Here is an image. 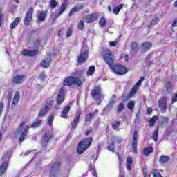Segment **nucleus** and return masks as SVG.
<instances>
[{"label":"nucleus","instance_id":"f257e3e1","mask_svg":"<svg viewBox=\"0 0 177 177\" xmlns=\"http://www.w3.org/2000/svg\"><path fill=\"white\" fill-rule=\"evenodd\" d=\"M26 124L27 122H21L15 131V135H21L19 138L20 143L24 141V139L26 136H27V133H28V131L30 130V126L26 125Z\"/></svg>","mask_w":177,"mask_h":177},{"label":"nucleus","instance_id":"f03ea898","mask_svg":"<svg viewBox=\"0 0 177 177\" xmlns=\"http://www.w3.org/2000/svg\"><path fill=\"white\" fill-rule=\"evenodd\" d=\"M93 141V138L92 137H89L82 140L78 145L77 147V151L78 154H82V153L86 151V149L92 145V142Z\"/></svg>","mask_w":177,"mask_h":177},{"label":"nucleus","instance_id":"7ed1b4c3","mask_svg":"<svg viewBox=\"0 0 177 177\" xmlns=\"http://www.w3.org/2000/svg\"><path fill=\"white\" fill-rule=\"evenodd\" d=\"M10 157H12V151H7L3 156L0 165V177L5 174V171H6V168H8V161L10 160Z\"/></svg>","mask_w":177,"mask_h":177},{"label":"nucleus","instance_id":"20e7f679","mask_svg":"<svg viewBox=\"0 0 177 177\" xmlns=\"http://www.w3.org/2000/svg\"><path fill=\"white\" fill-rule=\"evenodd\" d=\"M64 85L65 86H71V85L81 86L82 85V81H81V78L78 77L69 76L64 80Z\"/></svg>","mask_w":177,"mask_h":177},{"label":"nucleus","instance_id":"39448f33","mask_svg":"<svg viewBox=\"0 0 177 177\" xmlns=\"http://www.w3.org/2000/svg\"><path fill=\"white\" fill-rule=\"evenodd\" d=\"M104 60L106 62V64H108L109 67L111 68L115 63V58L114 57V55H113L111 51L109 50H105L104 51Z\"/></svg>","mask_w":177,"mask_h":177},{"label":"nucleus","instance_id":"423d86ee","mask_svg":"<svg viewBox=\"0 0 177 177\" xmlns=\"http://www.w3.org/2000/svg\"><path fill=\"white\" fill-rule=\"evenodd\" d=\"M110 68L117 75H124L127 73V68L123 65L113 64Z\"/></svg>","mask_w":177,"mask_h":177},{"label":"nucleus","instance_id":"0eeeda50","mask_svg":"<svg viewBox=\"0 0 177 177\" xmlns=\"http://www.w3.org/2000/svg\"><path fill=\"white\" fill-rule=\"evenodd\" d=\"M52 107H53V101L52 100L47 101L44 107L42 108L39 112L38 115L39 117H45V115L48 114V111H49V110H50Z\"/></svg>","mask_w":177,"mask_h":177},{"label":"nucleus","instance_id":"6e6552de","mask_svg":"<svg viewBox=\"0 0 177 177\" xmlns=\"http://www.w3.org/2000/svg\"><path fill=\"white\" fill-rule=\"evenodd\" d=\"M60 175V162H55L51 166L50 177H59Z\"/></svg>","mask_w":177,"mask_h":177},{"label":"nucleus","instance_id":"1a4fd4ad","mask_svg":"<svg viewBox=\"0 0 177 177\" xmlns=\"http://www.w3.org/2000/svg\"><path fill=\"white\" fill-rule=\"evenodd\" d=\"M168 106V98L167 97H162L158 102V107L160 109L161 113H165L167 111Z\"/></svg>","mask_w":177,"mask_h":177},{"label":"nucleus","instance_id":"9d476101","mask_svg":"<svg viewBox=\"0 0 177 177\" xmlns=\"http://www.w3.org/2000/svg\"><path fill=\"white\" fill-rule=\"evenodd\" d=\"M139 136L138 130L134 131V134L133 136V142H132V148L131 151L133 153H137L138 151V138Z\"/></svg>","mask_w":177,"mask_h":177},{"label":"nucleus","instance_id":"9b49d317","mask_svg":"<svg viewBox=\"0 0 177 177\" xmlns=\"http://www.w3.org/2000/svg\"><path fill=\"white\" fill-rule=\"evenodd\" d=\"M32 13H34V8H30L26 15L24 24L28 26L32 20Z\"/></svg>","mask_w":177,"mask_h":177},{"label":"nucleus","instance_id":"f8f14e48","mask_svg":"<svg viewBox=\"0 0 177 177\" xmlns=\"http://www.w3.org/2000/svg\"><path fill=\"white\" fill-rule=\"evenodd\" d=\"M91 96L95 99V100H100V97H102V93L100 92V86L95 87L91 91Z\"/></svg>","mask_w":177,"mask_h":177},{"label":"nucleus","instance_id":"ddd939ff","mask_svg":"<svg viewBox=\"0 0 177 177\" xmlns=\"http://www.w3.org/2000/svg\"><path fill=\"white\" fill-rule=\"evenodd\" d=\"M97 19H99V15L97 13H93L87 15L84 20L86 23H92L95 21V20H97Z\"/></svg>","mask_w":177,"mask_h":177},{"label":"nucleus","instance_id":"4468645a","mask_svg":"<svg viewBox=\"0 0 177 177\" xmlns=\"http://www.w3.org/2000/svg\"><path fill=\"white\" fill-rule=\"evenodd\" d=\"M38 50H24L22 51V55L24 56H28L32 57L34 56H37L38 55Z\"/></svg>","mask_w":177,"mask_h":177},{"label":"nucleus","instance_id":"2eb2a0df","mask_svg":"<svg viewBox=\"0 0 177 177\" xmlns=\"http://www.w3.org/2000/svg\"><path fill=\"white\" fill-rule=\"evenodd\" d=\"M57 104H62L64 100V88H61L56 98Z\"/></svg>","mask_w":177,"mask_h":177},{"label":"nucleus","instance_id":"dca6fc26","mask_svg":"<svg viewBox=\"0 0 177 177\" xmlns=\"http://www.w3.org/2000/svg\"><path fill=\"white\" fill-rule=\"evenodd\" d=\"M26 78V75H17L12 78V82L15 84H21Z\"/></svg>","mask_w":177,"mask_h":177},{"label":"nucleus","instance_id":"f3484780","mask_svg":"<svg viewBox=\"0 0 177 177\" xmlns=\"http://www.w3.org/2000/svg\"><path fill=\"white\" fill-rule=\"evenodd\" d=\"M52 61V57L50 55H47L46 58L41 60V64L42 67L46 68L50 66V62Z\"/></svg>","mask_w":177,"mask_h":177},{"label":"nucleus","instance_id":"a211bd4d","mask_svg":"<svg viewBox=\"0 0 177 177\" xmlns=\"http://www.w3.org/2000/svg\"><path fill=\"white\" fill-rule=\"evenodd\" d=\"M46 16H48V12L42 11L37 15V20H39L40 23H44V21H45V19H46Z\"/></svg>","mask_w":177,"mask_h":177},{"label":"nucleus","instance_id":"6ab92c4d","mask_svg":"<svg viewBox=\"0 0 177 177\" xmlns=\"http://www.w3.org/2000/svg\"><path fill=\"white\" fill-rule=\"evenodd\" d=\"M88 57V53L86 51H83L81 54H80L79 57H77V62L79 63H84Z\"/></svg>","mask_w":177,"mask_h":177},{"label":"nucleus","instance_id":"aec40b11","mask_svg":"<svg viewBox=\"0 0 177 177\" xmlns=\"http://www.w3.org/2000/svg\"><path fill=\"white\" fill-rule=\"evenodd\" d=\"M52 138V135L49 133H46L43 137V140H41V146H46L48 145V142H49V139Z\"/></svg>","mask_w":177,"mask_h":177},{"label":"nucleus","instance_id":"412c9836","mask_svg":"<svg viewBox=\"0 0 177 177\" xmlns=\"http://www.w3.org/2000/svg\"><path fill=\"white\" fill-rule=\"evenodd\" d=\"M68 111H70V106H64L61 113L62 118L67 119L68 116Z\"/></svg>","mask_w":177,"mask_h":177},{"label":"nucleus","instance_id":"4be33fe9","mask_svg":"<svg viewBox=\"0 0 177 177\" xmlns=\"http://www.w3.org/2000/svg\"><path fill=\"white\" fill-rule=\"evenodd\" d=\"M19 99H20V93H19V91H17L15 93V95L12 100V107H15V106H17V103H19Z\"/></svg>","mask_w":177,"mask_h":177},{"label":"nucleus","instance_id":"5701e85b","mask_svg":"<svg viewBox=\"0 0 177 177\" xmlns=\"http://www.w3.org/2000/svg\"><path fill=\"white\" fill-rule=\"evenodd\" d=\"M80 117H81V113H77L72 123L73 128H77L78 126V122H80Z\"/></svg>","mask_w":177,"mask_h":177},{"label":"nucleus","instance_id":"b1692460","mask_svg":"<svg viewBox=\"0 0 177 177\" xmlns=\"http://www.w3.org/2000/svg\"><path fill=\"white\" fill-rule=\"evenodd\" d=\"M84 8L83 5H80L79 6H76L71 9V12H69V16H73L74 13H77V12H80Z\"/></svg>","mask_w":177,"mask_h":177},{"label":"nucleus","instance_id":"393cba45","mask_svg":"<svg viewBox=\"0 0 177 177\" xmlns=\"http://www.w3.org/2000/svg\"><path fill=\"white\" fill-rule=\"evenodd\" d=\"M169 161V156L163 155L159 159V162L161 164H165V162H168Z\"/></svg>","mask_w":177,"mask_h":177},{"label":"nucleus","instance_id":"a878e982","mask_svg":"<svg viewBox=\"0 0 177 177\" xmlns=\"http://www.w3.org/2000/svg\"><path fill=\"white\" fill-rule=\"evenodd\" d=\"M174 27H177V19H174L173 20V22L171 24V26L169 28V33L172 34V32H174V31H175V29H174Z\"/></svg>","mask_w":177,"mask_h":177},{"label":"nucleus","instance_id":"bb28decb","mask_svg":"<svg viewBox=\"0 0 177 177\" xmlns=\"http://www.w3.org/2000/svg\"><path fill=\"white\" fill-rule=\"evenodd\" d=\"M151 46H153V45L150 42H145L142 45V48L144 50H149Z\"/></svg>","mask_w":177,"mask_h":177},{"label":"nucleus","instance_id":"cd10ccee","mask_svg":"<svg viewBox=\"0 0 177 177\" xmlns=\"http://www.w3.org/2000/svg\"><path fill=\"white\" fill-rule=\"evenodd\" d=\"M164 89L165 91H166V92H171V89H172V84L171 83V82H167L165 84Z\"/></svg>","mask_w":177,"mask_h":177},{"label":"nucleus","instance_id":"c85d7f7f","mask_svg":"<svg viewBox=\"0 0 177 177\" xmlns=\"http://www.w3.org/2000/svg\"><path fill=\"white\" fill-rule=\"evenodd\" d=\"M132 158L131 157H129L127 159V169H128L129 171H131V167H132Z\"/></svg>","mask_w":177,"mask_h":177},{"label":"nucleus","instance_id":"c756f323","mask_svg":"<svg viewBox=\"0 0 177 177\" xmlns=\"http://www.w3.org/2000/svg\"><path fill=\"white\" fill-rule=\"evenodd\" d=\"M153 149L151 147H148L147 148H145L144 149V154L145 156H149V154L153 153Z\"/></svg>","mask_w":177,"mask_h":177},{"label":"nucleus","instance_id":"7c9ffc66","mask_svg":"<svg viewBox=\"0 0 177 177\" xmlns=\"http://www.w3.org/2000/svg\"><path fill=\"white\" fill-rule=\"evenodd\" d=\"M106 24H107V21L106 20V18L102 17L99 21L100 26V27H106Z\"/></svg>","mask_w":177,"mask_h":177},{"label":"nucleus","instance_id":"2f4dec72","mask_svg":"<svg viewBox=\"0 0 177 177\" xmlns=\"http://www.w3.org/2000/svg\"><path fill=\"white\" fill-rule=\"evenodd\" d=\"M138 92V86L137 85H134L133 87L132 88L131 91H130L129 93V97H132Z\"/></svg>","mask_w":177,"mask_h":177},{"label":"nucleus","instance_id":"473e14b6","mask_svg":"<svg viewBox=\"0 0 177 177\" xmlns=\"http://www.w3.org/2000/svg\"><path fill=\"white\" fill-rule=\"evenodd\" d=\"M41 124H42V120H37L32 123L30 128H38Z\"/></svg>","mask_w":177,"mask_h":177},{"label":"nucleus","instance_id":"72a5a7b5","mask_svg":"<svg viewBox=\"0 0 177 177\" xmlns=\"http://www.w3.org/2000/svg\"><path fill=\"white\" fill-rule=\"evenodd\" d=\"M134 108H135V101L132 100L129 102L127 104V109H129V110H133Z\"/></svg>","mask_w":177,"mask_h":177},{"label":"nucleus","instance_id":"f704fd0d","mask_svg":"<svg viewBox=\"0 0 177 177\" xmlns=\"http://www.w3.org/2000/svg\"><path fill=\"white\" fill-rule=\"evenodd\" d=\"M122 4H120L118 7H115L113 8V13H115V15H118V13H120V10L122 9Z\"/></svg>","mask_w":177,"mask_h":177},{"label":"nucleus","instance_id":"c9c22d12","mask_svg":"<svg viewBox=\"0 0 177 177\" xmlns=\"http://www.w3.org/2000/svg\"><path fill=\"white\" fill-rule=\"evenodd\" d=\"M125 109V104L124 103H120L117 108V113H121L123 109Z\"/></svg>","mask_w":177,"mask_h":177},{"label":"nucleus","instance_id":"e433bc0d","mask_svg":"<svg viewBox=\"0 0 177 177\" xmlns=\"http://www.w3.org/2000/svg\"><path fill=\"white\" fill-rule=\"evenodd\" d=\"M158 118L156 115H155L149 120V122L151 127H154V124H155L156 121H157Z\"/></svg>","mask_w":177,"mask_h":177},{"label":"nucleus","instance_id":"4c0bfd02","mask_svg":"<svg viewBox=\"0 0 177 177\" xmlns=\"http://www.w3.org/2000/svg\"><path fill=\"white\" fill-rule=\"evenodd\" d=\"M53 120H55V116L53 115H50V116H48V122L50 127H52V125H53Z\"/></svg>","mask_w":177,"mask_h":177},{"label":"nucleus","instance_id":"58836bf2","mask_svg":"<svg viewBox=\"0 0 177 177\" xmlns=\"http://www.w3.org/2000/svg\"><path fill=\"white\" fill-rule=\"evenodd\" d=\"M158 138V129L155 130L152 135V139L154 140V142H157V139Z\"/></svg>","mask_w":177,"mask_h":177},{"label":"nucleus","instance_id":"ea45409f","mask_svg":"<svg viewBox=\"0 0 177 177\" xmlns=\"http://www.w3.org/2000/svg\"><path fill=\"white\" fill-rule=\"evenodd\" d=\"M92 118H95V115L93 113L87 114L85 116V121H92Z\"/></svg>","mask_w":177,"mask_h":177},{"label":"nucleus","instance_id":"a19ab883","mask_svg":"<svg viewBox=\"0 0 177 177\" xmlns=\"http://www.w3.org/2000/svg\"><path fill=\"white\" fill-rule=\"evenodd\" d=\"M66 8H67L66 3H62L59 11V15H62L64 12V10H66Z\"/></svg>","mask_w":177,"mask_h":177},{"label":"nucleus","instance_id":"79ce46f5","mask_svg":"<svg viewBox=\"0 0 177 177\" xmlns=\"http://www.w3.org/2000/svg\"><path fill=\"white\" fill-rule=\"evenodd\" d=\"M95 73V67L93 66H91L88 68V70L87 71V75H92Z\"/></svg>","mask_w":177,"mask_h":177},{"label":"nucleus","instance_id":"37998d69","mask_svg":"<svg viewBox=\"0 0 177 177\" xmlns=\"http://www.w3.org/2000/svg\"><path fill=\"white\" fill-rule=\"evenodd\" d=\"M60 15L57 12H54L51 14V19H53V21H56L57 20V17H59Z\"/></svg>","mask_w":177,"mask_h":177},{"label":"nucleus","instance_id":"c03bdc74","mask_svg":"<svg viewBox=\"0 0 177 177\" xmlns=\"http://www.w3.org/2000/svg\"><path fill=\"white\" fill-rule=\"evenodd\" d=\"M50 5V8H53V9H55V8H56V6L59 5V3H57V1H56V0H51Z\"/></svg>","mask_w":177,"mask_h":177},{"label":"nucleus","instance_id":"a18cd8bd","mask_svg":"<svg viewBox=\"0 0 177 177\" xmlns=\"http://www.w3.org/2000/svg\"><path fill=\"white\" fill-rule=\"evenodd\" d=\"M158 24V18H154L151 22L150 26L149 27H153V26H156V24Z\"/></svg>","mask_w":177,"mask_h":177},{"label":"nucleus","instance_id":"49530a36","mask_svg":"<svg viewBox=\"0 0 177 177\" xmlns=\"http://www.w3.org/2000/svg\"><path fill=\"white\" fill-rule=\"evenodd\" d=\"M120 125H121V123L118 121H116V122L112 123V128H113V129H117V128H118V127H120Z\"/></svg>","mask_w":177,"mask_h":177},{"label":"nucleus","instance_id":"de8ad7c7","mask_svg":"<svg viewBox=\"0 0 177 177\" xmlns=\"http://www.w3.org/2000/svg\"><path fill=\"white\" fill-rule=\"evenodd\" d=\"M84 27H85V24L84 23V21H80L78 24V29L84 30Z\"/></svg>","mask_w":177,"mask_h":177},{"label":"nucleus","instance_id":"09e8293b","mask_svg":"<svg viewBox=\"0 0 177 177\" xmlns=\"http://www.w3.org/2000/svg\"><path fill=\"white\" fill-rule=\"evenodd\" d=\"M71 34H73V26H70L68 28V30L66 32V36L67 37H71Z\"/></svg>","mask_w":177,"mask_h":177},{"label":"nucleus","instance_id":"8fccbe9b","mask_svg":"<svg viewBox=\"0 0 177 177\" xmlns=\"http://www.w3.org/2000/svg\"><path fill=\"white\" fill-rule=\"evenodd\" d=\"M143 81H145V77H141L140 78V80H138V82L135 85H137V86H140V85H142V82H143Z\"/></svg>","mask_w":177,"mask_h":177},{"label":"nucleus","instance_id":"3c124183","mask_svg":"<svg viewBox=\"0 0 177 177\" xmlns=\"http://www.w3.org/2000/svg\"><path fill=\"white\" fill-rule=\"evenodd\" d=\"M131 49L133 50H138V44L136 42L131 44Z\"/></svg>","mask_w":177,"mask_h":177},{"label":"nucleus","instance_id":"603ef678","mask_svg":"<svg viewBox=\"0 0 177 177\" xmlns=\"http://www.w3.org/2000/svg\"><path fill=\"white\" fill-rule=\"evenodd\" d=\"M113 104L109 102V104H107L106 107L104 109V110H111V109H113Z\"/></svg>","mask_w":177,"mask_h":177},{"label":"nucleus","instance_id":"864d4df0","mask_svg":"<svg viewBox=\"0 0 177 177\" xmlns=\"http://www.w3.org/2000/svg\"><path fill=\"white\" fill-rule=\"evenodd\" d=\"M107 150H109V151H112V153H114V145H110L109 144L107 147Z\"/></svg>","mask_w":177,"mask_h":177},{"label":"nucleus","instance_id":"5fc2aeb1","mask_svg":"<svg viewBox=\"0 0 177 177\" xmlns=\"http://www.w3.org/2000/svg\"><path fill=\"white\" fill-rule=\"evenodd\" d=\"M173 103H176L177 102V93H174L171 100Z\"/></svg>","mask_w":177,"mask_h":177},{"label":"nucleus","instance_id":"6e6d98bb","mask_svg":"<svg viewBox=\"0 0 177 177\" xmlns=\"http://www.w3.org/2000/svg\"><path fill=\"white\" fill-rule=\"evenodd\" d=\"M17 24L15 23L14 21L10 24V29L13 30V28H15Z\"/></svg>","mask_w":177,"mask_h":177},{"label":"nucleus","instance_id":"4d7b16f0","mask_svg":"<svg viewBox=\"0 0 177 177\" xmlns=\"http://www.w3.org/2000/svg\"><path fill=\"white\" fill-rule=\"evenodd\" d=\"M21 19H20V17H17V18H15V19L14 20V22L15 23V24H19V23L21 21Z\"/></svg>","mask_w":177,"mask_h":177},{"label":"nucleus","instance_id":"13d9d810","mask_svg":"<svg viewBox=\"0 0 177 177\" xmlns=\"http://www.w3.org/2000/svg\"><path fill=\"white\" fill-rule=\"evenodd\" d=\"M109 103L114 106V103H115V95H113V99L109 102Z\"/></svg>","mask_w":177,"mask_h":177},{"label":"nucleus","instance_id":"bf43d9fd","mask_svg":"<svg viewBox=\"0 0 177 177\" xmlns=\"http://www.w3.org/2000/svg\"><path fill=\"white\" fill-rule=\"evenodd\" d=\"M40 44H41V41L37 40L36 42L35 43V48H38V46H39Z\"/></svg>","mask_w":177,"mask_h":177},{"label":"nucleus","instance_id":"052dcab7","mask_svg":"<svg viewBox=\"0 0 177 177\" xmlns=\"http://www.w3.org/2000/svg\"><path fill=\"white\" fill-rule=\"evenodd\" d=\"M2 23H3V15L0 14V26H2Z\"/></svg>","mask_w":177,"mask_h":177},{"label":"nucleus","instance_id":"680f3d73","mask_svg":"<svg viewBox=\"0 0 177 177\" xmlns=\"http://www.w3.org/2000/svg\"><path fill=\"white\" fill-rule=\"evenodd\" d=\"M153 177H162L161 176V174L158 172L153 173Z\"/></svg>","mask_w":177,"mask_h":177},{"label":"nucleus","instance_id":"e2e57ef3","mask_svg":"<svg viewBox=\"0 0 177 177\" xmlns=\"http://www.w3.org/2000/svg\"><path fill=\"white\" fill-rule=\"evenodd\" d=\"M111 46H117V41H111L109 43Z\"/></svg>","mask_w":177,"mask_h":177},{"label":"nucleus","instance_id":"0e129e2a","mask_svg":"<svg viewBox=\"0 0 177 177\" xmlns=\"http://www.w3.org/2000/svg\"><path fill=\"white\" fill-rule=\"evenodd\" d=\"M2 110H3V103L1 102L0 103V115H1V113H2Z\"/></svg>","mask_w":177,"mask_h":177},{"label":"nucleus","instance_id":"69168bd1","mask_svg":"<svg viewBox=\"0 0 177 177\" xmlns=\"http://www.w3.org/2000/svg\"><path fill=\"white\" fill-rule=\"evenodd\" d=\"M31 153V151H28L27 152L22 153L21 156H28Z\"/></svg>","mask_w":177,"mask_h":177},{"label":"nucleus","instance_id":"338daca9","mask_svg":"<svg viewBox=\"0 0 177 177\" xmlns=\"http://www.w3.org/2000/svg\"><path fill=\"white\" fill-rule=\"evenodd\" d=\"M109 145H111V146H114V140L111 139L109 142Z\"/></svg>","mask_w":177,"mask_h":177},{"label":"nucleus","instance_id":"774afa93","mask_svg":"<svg viewBox=\"0 0 177 177\" xmlns=\"http://www.w3.org/2000/svg\"><path fill=\"white\" fill-rule=\"evenodd\" d=\"M82 71H76L75 75H82Z\"/></svg>","mask_w":177,"mask_h":177}]
</instances>
